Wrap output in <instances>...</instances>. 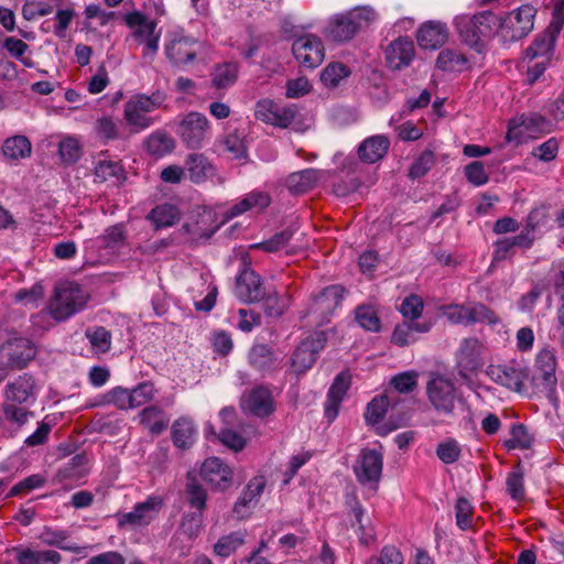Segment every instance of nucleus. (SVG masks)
<instances>
[{"instance_id":"47","label":"nucleus","mask_w":564,"mask_h":564,"mask_svg":"<svg viewBox=\"0 0 564 564\" xmlns=\"http://www.w3.org/2000/svg\"><path fill=\"white\" fill-rule=\"evenodd\" d=\"M265 486V481L263 477H256L249 481L246 490L242 492V496L238 499V501L234 506V511L236 513L241 512V508H246L249 503L260 496Z\"/></svg>"},{"instance_id":"3","label":"nucleus","mask_w":564,"mask_h":564,"mask_svg":"<svg viewBox=\"0 0 564 564\" xmlns=\"http://www.w3.org/2000/svg\"><path fill=\"white\" fill-rule=\"evenodd\" d=\"M89 293L75 282H65L56 286L50 301V313L55 321H66L85 308Z\"/></svg>"},{"instance_id":"41","label":"nucleus","mask_w":564,"mask_h":564,"mask_svg":"<svg viewBox=\"0 0 564 564\" xmlns=\"http://www.w3.org/2000/svg\"><path fill=\"white\" fill-rule=\"evenodd\" d=\"M466 64L467 58L465 55L451 48L441 51L436 59L437 68L445 72H460L465 68Z\"/></svg>"},{"instance_id":"18","label":"nucleus","mask_w":564,"mask_h":564,"mask_svg":"<svg viewBox=\"0 0 564 564\" xmlns=\"http://www.w3.org/2000/svg\"><path fill=\"white\" fill-rule=\"evenodd\" d=\"M235 293L243 302H260L264 299L265 288L259 274L245 269L237 276Z\"/></svg>"},{"instance_id":"54","label":"nucleus","mask_w":564,"mask_h":564,"mask_svg":"<svg viewBox=\"0 0 564 564\" xmlns=\"http://www.w3.org/2000/svg\"><path fill=\"white\" fill-rule=\"evenodd\" d=\"M219 147L224 153H227L231 159H241L247 154V149L243 140L237 133H230L219 141Z\"/></svg>"},{"instance_id":"19","label":"nucleus","mask_w":564,"mask_h":564,"mask_svg":"<svg viewBox=\"0 0 564 564\" xmlns=\"http://www.w3.org/2000/svg\"><path fill=\"white\" fill-rule=\"evenodd\" d=\"M199 44L189 37H175L165 46L166 57L174 65H184L193 62L198 53Z\"/></svg>"},{"instance_id":"21","label":"nucleus","mask_w":564,"mask_h":564,"mask_svg":"<svg viewBox=\"0 0 564 564\" xmlns=\"http://www.w3.org/2000/svg\"><path fill=\"white\" fill-rule=\"evenodd\" d=\"M414 56V44L408 37H399L391 42L386 50V61L391 69L409 66Z\"/></svg>"},{"instance_id":"37","label":"nucleus","mask_w":564,"mask_h":564,"mask_svg":"<svg viewBox=\"0 0 564 564\" xmlns=\"http://www.w3.org/2000/svg\"><path fill=\"white\" fill-rule=\"evenodd\" d=\"M3 155L9 160L29 158L32 153V145L25 135H13L6 139L2 145Z\"/></svg>"},{"instance_id":"59","label":"nucleus","mask_w":564,"mask_h":564,"mask_svg":"<svg viewBox=\"0 0 564 564\" xmlns=\"http://www.w3.org/2000/svg\"><path fill=\"white\" fill-rule=\"evenodd\" d=\"M131 391V399L133 408L141 406L153 400L156 392L154 384L150 381L139 383Z\"/></svg>"},{"instance_id":"30","label":"nucleus","mask_w":564,"mask_h":564,"mask_svg":"<svg viewBox=\"0 0 564 564\" xmlns=\"http://www.w3.org/2000/svg\"><path fill=\"white\" fill-rule=\"evenodd\" d=\"M482 345L477 338H466L459 348V366L468 371H476L482 366Z\"/></svg>"},{"instance_id":"48","label":"nucleus","mask_w":564,"mask_h":564,"mask_svg":"<svg viewBox=\"0 0 564 564\" xmlns=\"http://www.w3.org/2000/svg\"><path fill=\"white\" fill-rule=\"evenodd\" d=\"M521 126L527 132V137L535 138L538 134L547 133L551 131V122L538 113H531L523 117Z\"/></svg>"},{"instance_id":"42","label":"nucleus","mask_w":564,"mask_h":564,"mask_svg":"<svg viewBox=\"0 0 564 564\" xmlns=\"http://www.w3.org/2000/svg\"><path fill=\"white\" fill-rule=\"evenodd\" d=\"M140 422L149 427L153 434H161L166 427L169 422L162 420V409L158 405H150L140 412Z\"/></svg>"},{"instance_id":"43","label":"nucleus","mask_w":564,"mask_h":564,"mask_svg":"<svg viewBox=\"0 0 564 564\" xmlns=\"http://www.w3.org/2000/svg\"><path fill=\"white\" fill-rule=\"evenodd\" d=\"M246 532L237 531L221 536L214 545V551L221 557H228L245 543Z\"/></svg>"},{"instance_id":"11","label":"nucleus","mask_w":564,"mask_h":564,"mask_svg":"<svg viewBox=\"0 0 564 564\" xmlns=\"http://www.w3.org/2000/svg\"><path fill=\"white\" fill-rule=\"evenodd\" d=\"M292 53L301 66L310 69L319 66L325 57L324 44L314 34L299 36L293 42Z\"/></svg>"},{"instance_id":"31","label":"nucleus","mask_w":564,"mask_h":564,"mask_svg":"<svg viewBox=\"0 0 564 564\" xmlns=\"http://www.w3.org/2000/svg\"><path fill=\"white\" fill-rule=\"evenodd\" d=\"M317 180L318 171L314 169H306L291 173L285 178V186L290 193L300 195L311 191L315 186Z\"/></svg>"},{"instance_id":"38","label":"nucleus","mask_w":564,"mask_h":564,"mask_svg":"<svg viewBox=\"0 0 564 564\" xmlns=\"http://www.w3.org/2000/svg\"><path fill=\"white\" fill-rule=\"evenodd\" d=\"M276 360L273 349L264 344L254 345L249 354L250 364L261 371L273 368Z\"/></svg>"},{"instance_id":"32","label":"nucleus","mask_w":564,"mask_h":564,"mask_svg":"<svg viewBox=\"0 0 564 564\" xmlns=\"http://www.w3.org/2000/svg\"><path fill=\"white\" fill-rule=\"evenodd\" d=\"M12 551L19 564H58L62 561L61 554L53 550L33 551L31 549L14 547Z\"/></svg>"},{"instance_id":"5","label":"nucleus","mask_w":564,"mask_h":564,"mask_svg":"<svg viewBox=\"0 0 564 564\" xmlns=\"http://www.w3.org/2000/svg\"><path fill=\"white\" fill-rule=\"evenodd\" d=\"M536 10L530 4H523L518 9L500 17V36L503 42H517L525 37L534 25Z\"/></svg>"},{"instance_id":"15","label":"nucleus","mask_w":564,"mask_h":564,"mask_svg":"<svg viewBox=\"0 0 564 564\" xmlns=\"http://www.w3.org/2000/svg\"><path fill=\"white\" fill-rule=\"evenodd\" d=\"M555 370L556 358L554 352L549 349L541 350L535 358L533 380L536 387H541L550 399L554 398L557 383Z\"/></svg>"},{"instance_id":"33","label":"nucleus","mask_w":564,"mask_h":564,"mask_svg":"<svg viewBox=\"0 0 564 564\" xmlns=\"http://www.w3.org/2000/svg\"><path fill=\"white\" fill-rule=\"evenodd\" d=\"M147 219L154 224L155 229H161L178 223L181 213L178 208L172 204H161L148 214Z\"/></svg>"},{"instance_id":"36","label":"nucleus","mask_w":564,"mask_h":564,"mask_svg":"<svg viewBox=\"0 0 564 564\" xmlns=\"http://www.w3.org/2000/svg\"><path fill=\"white\" fill-rule=\"evenodd\" d=\"M145 148L151 155L161 158L171 153L175 148L174 139L165 131L158 130L150 134L144 141Z\"/></svg>"},{"instance_id":"2","label":"nucleus","mask_w":564,"mask_h":564,"mask_svg":"<svg viewBox=\"0 0 564 564\" xmlns=\"http://www.w3.org/2000/svg\"><path fill=\"white\" fill-rule=\"evenodd\" d=\"M377 19L371 7H357L346 13L334 15L324 31V35L334 42L350 41L360 29L368 26Z\"/></svg>"},{"instance_id":"16","label":"nucleus","mask_w":564,"mask_h":564,"mask_svg":"<svg viewBox=\"0 0 564 564\" xmlns=\"http://www.w3.org/2000/svg\"><path fill=\"white\" fill-rule=\"evenodd\" d=\"M382 466L383 457L379 452L364 448L356 460L354 471L361 485H377L381 478Z\"/></svg>"},{"instance_id":"13","label":"nucleus","mask_w":564,"mask_h":564,"mask_svg":"<svg viewBox=\"0 0 564 564\" xmlns=\"http://www.w3.org/2000/svg\"><path fill=\"white\" fill-rule=\"evenodd\" d=\"M294 106H281L271 99H261L256 105L254 117L265 123L288 128L292 124L296 116Z\"/></svg>"},{"instance_id":"22","label":"nucleus","mask_w":564,"mask_h":564,"mask_svg":"<svg viewBox=\"0 0 564 564\" xmlns=\"http://www.w3.org/2000/svg\"><path fill=\"white\" fill-rule=\"evenodd\" d=\"M350 381L351 376L347 371L338 373L334 379V382L328 390L327 401L325 404V416L329 421H333L337 416L339 405L350 387Z\"/></svg>"},{"instance_id":"50","label":"nucleus","mask_w":564,"mask_h":564,"mask_svg":"<svg viewBox=\"0 0 564 564\" xmlns=\"http://www.w3.org/2000/svg\"><path fill=\"white\" fill-rule=\"evenodd\" d=\"M86 337L89 339L93 348L98 352H106L110 349L111 334L102 326L88 328Z\"/></svg>"},{"instance_id":"25","label":"nucleus","mask_w":564,"mask_h":564,"mask_svg":"<svg viewBox=\"0 0 564 564\" xmlns=\"http://www.w3.org/2000/svg\"><path fill=\"white\" fill-rule=\"evenodd\" d=\"M486 373L492 381L510 390L519 392L523 387V373L513 367L490 365Z\"/></svg>"},{"instance_id":"62","label":"nucleus","mask_w":564,"mask_h":564,"mask_svg":"<svg viewBox=\"0 0 564 564\" xmlns=\"http://www.w3.org/2000/svg\"><path fill=\"white\" fill-rule=\"evenodd\" d=\"M122 172V166L113 161H101L95 167V176L99 182H106L111 177L119 178Z\"/></svg>"},{"instance_id":"7","label":"nucleus","mask_w":564,"mask_h":564,"mask_svg":"<svg viewBox=\"0 0 564 564\" xmlns=\"http://www.w3.org/2000/svg\"><path fill=\"white\" fill-rule=\"evenodd\" d=\"M345 289L339 284L324 288L318 294L313 295L306 315L313 316L317 325L328 322L329 316L340 305Z\"/></svg>"},{"instance_id":"61","label":"nucleus","mask_w":564,"mask_h":564,"mask_svg":"<svg viewBox=\"0 0 564 564\" xmlns=\"http://www.w3.org/2000/svg\"><path fill=\"white\" fill-rule=\"evenodd\" d=\"M456 523L462 530H466L471 525L473 506L464 498L459 497L455 505Z\"/></svg>"},{"instance_id":"24","label":"nucleus","mask_w":564,"mask_h":564,"mask_svg":"<svg viewBox=\"0 0 564 564\" xmlns=\"http://www.w3.org/2000/svg\"><path fill=\"white\" fill-rule=\"evenodd\" d=\"M8 362L11 368L22 369L35 357V349L30 340L15 338L7 345Z\"/></svg>"},{"instance_id":"56","label":"nucleus","mask_w":564,"mask_h":564,"mask_svg":"<svg viewBox=\"0 0 564 564\" xmlns=\"http://www.w3.org/2000/svg\"><path fill=\"white\" fill-rule=\"evenodd\" d=\"M58 153L64 163L73 164L82 156V147L76 139L69 137L59 142Z\"/></svg>"},{"instance_id":"12","label":"nucleus","mask_w":564,"mask_h":564,"mask_svg":"<svg viewBox=\"0 0 564 564\" xmlns=\"http://www.w3.org/2000/svg\"><path fill=\"white\" fill-rule=\"evenodd\" d=\"M209 133V121L200 112L191 111L184 116L178 127L182 142L188 149H199Z\"/></svg>"},{"instance_id":"55","label":"nucleus","mask_w":564,"mask_h":564,"mask_svg":"<svg viewBox=\"0 0 564 564\" xmlns=\"http://www.w3.org/2000/svg\"><path fill=\"white\" fill-rule=\"evenodd\" d=\"M186 492L187 499L192 507L203 510L206 506V491L198 484L195 477H192L191 474L187 475V484H186Z\"/></svg>"},{"instance_id":"27","label":"nucleus","mask_w":564,"mask_h":564,"mask_svg":"<svg viewBox=\"0 0 564 564\" xmlns=\"http://www.w3.org/2000/svg\"><path fill=\"white\" fill-rule=\"evenodd\" d=\"M185 172L193 183L199 184L205 182L215 173L212 162L203 153H192L185 160Z\"/></svg>"},{"instance_id":"64","label":"nucleus","mask_w":564,"mask_h":564,"mask_svg":"<svg viewBox=\"0 0 564 564\" xmlns=\"http://www.w3.org/2000/svg\"><path fill=\"white\" fill-rule=\"evenodd\" d=\"M369 564H403V555L394 545H386L379 556L370 558Z\"/></svg>"},{"instance_id":"26","label":"nucleus","mask_w":564,"mask_h":564,"mask_svg":"<svg viewBox=\"0 0 564 564\" xmlns=\"http://www.w3.org/2000/svg\"><path fill=\"white\" fill-rule=\"evenodd\" d=\"M399 401V397L394 395L393 392H386L383 394L375 397L367 405V410L365 413V420L369 425L378 424L388 412V409L391 408L394 410L397 403Z\"/></svg>"},{"instance_id":"23","label":"nucleus","mask_w":564,"mask_h":564,"mask_svg":"<svg viewBox=\"0 0 564 564\" xmlns=\"http://www.w3.org/2000/svg\"><path fill=\"white\" fill-rule=\"evenodd\" d=\"M448 37V31L445 24L441 22L430 21L419 29L417 43L423 48L435 50L441 47Z\"/></svg>"},{"instance_id":"39","label":"nucleus","mask_w":564,"mask_h":564,"mask_svg":"<svg viewBox=\"0 0 564 564\" xmlns=\"http://www.w3.org/2000/svg\"><path fill=\"white\" fill-rule=\"evenodd\" d=\"M238 70L237 63L229 62L217 65L212 74L213 85L218 89L234 85L238 78Z\"/></svg>"},{"instance_id":"9","label":"nucleus","mask_w":564,"mask_h":564,"mask_svg":"<svg viewBox=\"0 0 564 564\" xmlns=\"http://www.w3.org/2000/svg\"><path fill=\"white\" fill-rule=\"evenodd\" d=\"M327 336L324 332H317L304 339L294 350L292 356V370L302 375L315 364L318 354L324 349Z\"/></svg>"},{"instance_id":"45","label":"nucleus","mask_w":564,"mask_h":564,"mask_svg":"<svg viewBox=\"0 0 564 564\" xmlns=\"http://www.w3.org/2000/svg\"><path fill=\"white\" fill-rule=\"evenodd\" d=\"M41 538L45 544L56 546L64 551L79 554L84 550V547L77 546L75 544H65L64 542L67 540L68 533L63 530L45 529Z\"/></svg>"},{"instance_id":"20","label":"nucleus","mask_w":564,"mask_h":564,"mask_svg":"<svg viewBox=\"0 0 564 564\" xmlns=\"http://www.w3.org/2000/svg\"><path fill=\"white\" fill-rule=\"evenodd\" d=\"M163 506L160 497H149L144 502L137 503L132 511L124 513L119 523H129L132 525H148L158 514Z\"/></svg>"},{"instance_id":"10","label":"nucleus","mask_w":564,"mask_h":564,"mask_svg":"<svg viewBox=\"0 0 564 564\" xmlns=\"http://www.w3.org/2000/svg\"><path fill=\"white\" fill-rule=\"evenodd\" d=\"M443 313L448 321L455 324H474L480 322L496 324L499 321L496 313L482 303H477L471 307L451 304L443 307Z\"/></svg>"},{"instance_id":"4","label":"nucleus","mask_w":564,"mask_h":564,"mask_svg":"<svg viewBox=\"0 0 564 564\" xmlns=\"http://www.w3.org/2000/svg\"><path fill=\"white\" fill-rule=\"evenodd\" d=\"M164 101L165 95L160 90L150 96L134 95L124 104L123 118L135 131L148 129L154 123L149 113L160 108Z\"/></svg>"},{"instance_id":"60","label":"nucleus","mask_w":564,"mask_h":564,"mask_svg":"<svg viewBox=\"0 0 564 564\" xmlns=\"http://www.w3.org/2000/svg\"><path fill=\"white\" fill-rule=\"evenodd\" d=\"M106 401L109 404L116 405L120 410H128L133 408L131 391L122 387H116L110 390L106 394Z\"/></svg>"},{"instance_id":"52","label":"nucleus","mask_w":564,"mask_h":564,"mask_svg":"<svg viewBox=\"0 0 564 564\" xmlns=\"http://www.w3.org/2000/svg\"><path fill=\"white\" fill-rule=\"evenodd\" d=\"M350 74L349 68L343 63L328 64L321 74V80L330 87H335L339 82Z\"/></svg>"},{"instance_id":"53","label":"nucleus","mask_w":564,"mask_h":564,"mask_svg":"<svg viewBox=\"0 0 564 564\" xmlns=\"http://www.w3.org/2000/svg\"><path fill=\"white\" fill-rule=\"evenodd\" d=\"M127 235L123 225L118 224L106 229L100 237L105 249H119L126 243Z\"/></svg>"},{"instance_id":"63","label":"nucleus","mask_w":564,"mask_h":564,"mask_svg":"<svg viewBox=\"0 0 564 564\" xmlns=\"http://www.w3.org/2000/svg\"><path fill=\"white\" fill-rule=\"evenodd\" d=\"M423 301L419 295L406 296L401 304V313L405 318L417 319L423 312Z\"/></svg>"},{"instance_id":"58","label":"nucleus","mask_w":564,"mask_h":564,"mask_svg":"<svg viewBox=\"0 0 564 564\" xmlns=\"http://www.w3.org/2000/svg\"><path fill=\"white\" fill-rule=\"evenodd\" d=\"M435 164V155L432 151L425 150L412 164L409 176L420 178L424 176Z\"/></svg>"},{"instance_id":"35","label":"nucleus","mask_w":564,"mask_h":564,"mask_svg":"<svg viewBox=\"0 0 564 564\" xmlns=\"http://www.w3.org/2000/svg\"><path fill=\"white\" fill-rule=\"evenodd\" d=\"M352 514L355 520L352 521V525H358L357 534L360 544L370 545L376 541V531L369 518L365 519V511L361 505L356 501L352 507Z\"/></svg>"},{"instance_id":"49","label":"nucleus","mask_w":564,"mask_h":564,"mask_svg":"<svg viewBox=\"0 0 564 564\" xmlns=\"http://www.w3.org/2000/svg\"><path fill=\"white\" fill-rule=\"evenodd\" d=\"M293 237V230L285 228L273 235L270 239L251 246L253 249H262L267 252H276L286 247Z\"/></svg>"},{"instance_id":"17","label":"nucleus","mask_w":564,"mask_h":564,"mask_svg":"<svg viewBox=\"0 0 564 564\" xmlns=\"http://www.w3.org/2000/svg\"><path fill=\"white\" fill-rule=\"evenodd\" d=\"M232 469L218 457L207 458L200 467L203 480L213 489L224 491L232 484Z\"/></svg>"},{"instance_id":"29","label":"nucleus","mask_w":564,"mask_h":564,"mask_svg":"<svg viewBox=\"0 0 564 564\" xmlns=\"http://www.w3.org/2000/svg\"><path fill=\"white\" fill-rule=\"evenodd\" d=\"M34 390L33 378L24 373L18 377L14 381L9 382L6 387V401L14 402L18 404L26 403L32 397Z\"/></svg>"},{"instance_id":"8","label":"nucleus","mask_w":564,"mask_h":564,"mask_svg":"<svg viewBox=\"0 0 564 564\" xmlns=\"http://www.w3.org/2000/svg\"><path fill=\"white\" fill-rule=\"evenodd\" d=\"M240 408L247 415L265 419L275 411V402L271 390L260 384L243 392Z\"/></svg>"},{"instance_id":"40","label":"nucleus","mask_w":564,"mask_h":564,"mask_svg":"<svg viewBox=\"0 0 564 564\" xmlns=\"http://www.w3.org/2000/svg\"><path fill=\"white\" fill-rule=\"evenodd\" d=\"M195 427L187 419L176 420L172 426V440L176 447L188 448L193 444Z\"/></svg>"},{"instance_id":"6","label":"nucleus","mask_w":564,"mask_h":564,"mask_svg":"<svg viewBox=\"0 0 564 564\" xmlns=\"http://www.w3.org/2000/svg\"><path fill=\"white\" fill-rule=\"evenodd\" d=\"M126 24L133 29L132 36L138 44H143V58L153 59L159 50L160 32L156 22L148 19L143 13L133 11L124 15Z\"/></svg>"},{"instance_id":"14","label":"nucleus","mask_w":564,"mask_h":564,"mask_svg":"<svg viewBox=\"0 0 564 564\" xmlns=\"http://www.w3.org/2000/svg\"><path fill=\"white\" fill-rule=\"evenodd\" d=\"M427 397L434 409L449 414L453 412L456 399L454 383L441 376L432 378L426 387Z\"/></svg>"},{"instance_id":"57","label":"nucleus","mask_w":564,"mask_h":564,"mask_svg":"<svg viewBox=\"0 0 564 564\" xmlns=\"http://www.w3.org/2000/svg\"><path fill=\"white\" fill-rule=\"evenodd\" d=\"M555 44V37L544 32L543 35L536 37L534 42L527 48V56L534 58L551 53Z\"/></svg>"},{"instance_id":"46","label":"nucleus","mask_w":564,"mask_h":564,"mask_svg":"<svg viewBox=\"0 0 564 564\" xmlns=\"http://www.w3.org/2000/svg\"><path fill=\"white\" fill-rule=\"evenodd\" d=\"M511 437L503 442L507 449L522 448L528 449L532 445V437L529 435L525 425L521 423L512 424L510 429Z\"/></svg>"},{"instance_id":"51","label":"nucleus","mask_w":564,"mask_h":564,"mask_svg":"<svg viewBox=\"0 0 564 564\" xmlns=\"http://www.w3.org/2000/svg\"><path fill=\"white\" fill-rule=\"evenodd\" d=\"M462 454L458 442L454 438H447L441 442L436 447V456L444 464L449 465L456 463Z\"/></svg>"},{"instance_id":"34","label":"nucleus","mask_w":564,"mask_h":564,"mask_svg":"<svg viewBox=\"0 0 564 564\" xmlns=\"http://www.w3.org/2000/svg\"><path fill=\"white\" fill-rule=\"evenodd\" d=\"M270 203L271 198L268 193L251 192L230 208L229 215L231 217H236L253 208L264 209L270 205Z\"/></svg>"},{"instance_id":"44","label":"nucleus","mask_w":564,"mask_h":564,"mask_svg":"<svg viewBox=\"0 0 564 564\" xmlns=\"http://www.w3.org/2000/svg\"><path fill=\"white\" fill-rule=\"evenodd\" d=\"M356 322L366 330L379 332L381 322L376 308L371 305L362 304L355 310Z\"/></svg>"},{"instance_id":"28","label":"nucleus","mask_w":564,"mask_h":564,"mask_svg":"<svg viewBox=\"0 0 564 564\" xmlns=\"http://www.w3.org/2000/svg\"><path fill=\"white\" fill-rule=\"evenodd\" d=\"M390 141L384 135H373L366 139L358 148V155L366 163H376L388 152Z\"/></svg>"},{"instance_id":"1","label":"nucleus","mask_w":564,"mask_h":564,"mask_svg":"<svg viewBox=\"0 0 564 564\" xmlns=\"http://www.w3.org/2000/svg\"><path fill=\"white\" fill-rule=\"evenodd\" d=\"M500 17L490 10L475 13L471 17L456 18V28L460 39L477 53L486 48V41L500 35Z\"/></svg>"}]
</instances>
